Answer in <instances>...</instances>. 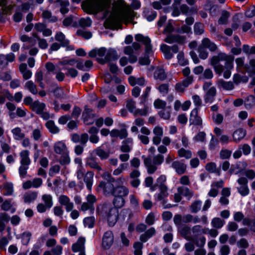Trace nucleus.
Instances as JSON below:
<instances>
[{"instance_id": "nucleus-37", "label": "nucleus", "mask_w": 255, "mask_h": 255, "mask_svg": "<svg viewBox=\"0 0 255 255\" xmlns=\"http://www.w3.org/2000/svg\"><path fill=\"white\" fill-rule=\"evenodd\" d=\"M113 203L115 207V208L116 209L120 208L125 205V200L124 199V197L116 196H115Z\"/></svg>"}, {"instance_id": "nucleus-61", "label": "nucleus", "mask_w": 255, "mask_h": 255, "mask_svg": "<svg viewBox=\"0 0 255 255\" xmlns=\"http://www.w3.org/2000/svg\"><path fill=\"white\" fill-rule=\"evenodd\" d=\"M239 193L243 196H247L249 193V189L248 185H242L238 188Z\"/></svg>"}, {"instance_id": "nucleus-5", "label": "nucleus", "mask_w": 255, "mask_h": 255, "mask_svg": "<svg viewBox=\"0 0 255 255\" xmlns=\"http://www.w3.org/2000/svg\"><path fill=\"white\" fill-rule=\"evenodd\" d=\"M191 230V228L187 225H184L179 229L181 236L185 239L189 241L194 242L198 247H203L206 242L205 238L202 236L198 239L194 238L192 236L189 235Z\"/></svg>"}, {"instance_id": "nucleus-3", "label": "nucleus", "mask_w": 255, "mask_h": 255, "mask_svg": "<svg viewBox=\"0 0 255 255\" xmlns=\"http://www.w3.org/2000/svg\"><path fill=\"white\" fill-rule=\"evenodd\" d=\"M234 57L227 55L224 53H219L217 55L213 56L210 59V64L213 66L214 69L217 74L221 75L224 70V66L219 64L221 61L228 62Z\"/></svg>"}, {"instance_id": "nucleus-11", "label": "nucleus", "mask_w": 255, "mask_h": 255, "mask_svg": "<svg viewBox=\"0 0 255 255\" xmlns=\"http://www.w3.org/2000/svg\"><path fill=\"white\" fill-rule=\"evenodd\" d=\"M92 109L89 108L87 106H85L82 118L84 123L87 125L94 123L93 119L95 117V115L92 113Z\"/></svg>"}, {"instance_id": "nucleus-24", "label": "nucleus", "mask_w": 255, "mask_h": 255, "mask_svg": "<svg viewBox=\"0 0 255 255\" xmlns=\"http://www.w3.org/2000/svg\"><path fill=\"white\" fill-rule=\"evenodd\" d=\"M234 219L238 222L242 220L243 225L244 226L249 225L250 223V219L248 218H244V214L241 212H237L234 214Z\"/></svg>"}, {"instance_id": "nucleus-42", "label": "nucleus", "mask_w": 255, "mask_h": 255, "mask_svg": "<svg viewBox=\"0 0 255 255\" xmlns=\"http://www.w3.org/2000/svg\"><path fill=\"white\" fill-rule=\"evenodd\" d=\"M255 104V97L253 95L248 96L245 100V106L247 109L252 108Z\"/></svg>"}, {"instance_id": "nucleus-8", "label": "nucleus", "mask_w": 255, "mask_h": 255, "mask_svg": "<svg viewBox=\"0 0 255 255\" xmlns=\"http://www.w3.org/2000/svg\"><path fill=\"white\" fill-rule=\"evenodd\" d=\"M125 178L123 177H121L117 179L116 182L117 185L115 186L113 196L125 197L128 195L129 193L128 189L126 186L120 185L123 184Z\"/></svg>"}, {"instance_id": "nucleus-14", "label": "nucleus", "mask_w": 255, "mask_h": 255, "mask_svg": "<svg viewBox=\"0 0 255 255\" xmlns=\"http://www.w3.org/2000/svg\"><path fill=\"white\" fill-rule=\"evenodd\" d=\"M198 110L197 108H195L192 111L189 118V122L191 125L201 126L202 125V120L201 118L198 116Z\"/></svg>"}, {"instance_id": "nucleus-64", "label": "nucleus", "mask_w": 255, "mask_h": 255, "mask_svg": "<svg viewBox=\"0 0 255 255\" xmlns=\"http://www.w3.org/2000/svg\"><path fill=\"white\" fill-rule=\"evenodd\" d=\"M232 151L228 149L222 150L220 152V158L222 159H228L231 156Z\"/></svg>"}, {"instance_id": "nucleus-62", "label": "nucleus", "mask_w": 255, "mask_h": 255, "mask_svg": "<svg viewBox=\"0 0 255 255\" xmlns=\"http://www.w3.org/2000/svg\"><path fill=\"white\" fill-rule=\"evenodd\" d=\"M31 236V234L29 232H24L22 234L21 239L23 245H26L28 244Z\"/></svg>"}, {"instance_id": "nucleus-23", "label": "nucleus", "mask_w": 255, "mask_h": 255, "mask_svg": "<svg viewBox=\"0 0 255 255\" xmlns=\"http://www.w3.org/2000/svg\"><path fill=\"white\" fill-rule=\"evenodd\" d=\"M153 77L155 79L162 81L166 78L167 76L164 70L161 67H158L155 70Z\"/></svg>"}, {"instance_id": "nucleus-31", "label": "nucleus", "mask_w": 255, "mask_h": 255, "mask_svg": "<svg viewBox=\"0 0 255 255\" xmlns=\"http://www.w3.org/2000/svg\"><path fill=\"white\" fill-rule=\"evenodd\" d=\"M54 151L57 154H63L67 150L66 145L61 141L56 142L54 146Z\"/></svg>"}, {"instance_id": "nucleus-9", "label": "nucleus", "mask_w": 255, "mask_h": 255, "mask_svg": "<svg viewBox=\"0 0 255 255\" xmlns=\"http://www.w3.org/2000/svg\"><path fill=\"white\" fill-rule=\"evenodd\" d=\"M135 39L137 41L142 42L144 45L145 54L146 55L149 56L153 54L152 47L150 43L151 41L148 37L138 34L135 35Z\"/></svg>"}, {"instance_id": "nucleus-55", "label": "nucleus", "mask_w": 255, "mask_h": 255, "mask_svg": "<svg viewBox=\"0 0 255 255\" xmlns=\"http://www.w3.org/2000/svg\"><path fill=\"white\" fill-rule=\"evenodd\" d=\"M178 154L180 157H184L187 159H189L192 156V154L190 150H185L183 148L178 150Z\"/></svg>"}, {"instance_id": "nucleus-59", "label": "nucleus", "mask_w": 255, "mask_h": 255, "mask_svg": "<svg viewBox=\"0 0 255 255\" xmlns=\"http://www.w3.org/2000/svg\"><path fill=\"white\" fill-rule=\"evenodd\" d=\"M84 223L85 226L88 228H92L95 223V218L93 217H87L84 220Z\"/></svg>"}, {"instance_id": "nucleus-13", "label": "nucleus", "mask_w": 255, "mask_h": 255, "mask_svg": "<svg viewBox=\"0 0 255 255\" xmlns=\"http://www.w3.org/2000/svg\"><path fill=\"white\" fill-rule=\"evenodd\" d=\"M185 40V37L183 36H180L178 34H168L166 37L164 39V41L168 43L171 44L173 43H178L179 44H182Z\"/></svg>"}, {"instance_id": "nucleus-22", "label": "nucleus", "mask_w": 255, "mask_h": 255, "mask_svg": "<svg viewBox=\"0 0 255 255\" xmlns=\"http://www.w3.org/2000/svg\"><path fill=\"white\" fill-rule=\"evenodd\" d=\"M160 192L157 195V200L159 201L162 200V204L165 203V201L164 200L168 195L167 192V187L165 184L159 185Z\"/></svg>"}, {"instance_id": "nucleus-4", "label": "nucleus", "mask_w": 255, "mask_h": 255, "mask_svg": "<svg viewBox=\"0 0 255 255\" xmlns=\"http://www.w3.org/2000/svg\"><path fill=\"white\" fill-rule=\"evenodd\" d=\"M208 48L211 52H215L217 49V46L209 38H204L202 39L201 44L198 46V52L199 56L202 59L207 58L209 53L206 49Z\"/></svg>"}, {"instance_id": "nucleus-10", "label": "nucleus", "mask_w": 255, "mask_h": 255, "mask_svg": "<svg viewBox=\"0 0 255 255\" xmlns=\"http://www.w3.org/2000/svg\"><path fill=\"white\" fill-rule=\"evenodd\" d=\"M115 186L113 182H101L98 185V189L102 190L106 196L114 195Z\"/></svg>"}, {"instance_id": "nucleus-30", "label": "nucleus", "mask_w": 255, "mask_h": 255, "mask_svg": "<svg viewBox=\"0 0 255 255\" xmlns=\"http://www.w3.org/2000/svg\"><path fill=\"white\" fill-rule=\"evenodd\" d=\"M230 15V13L229 11L226 10H222L221 16L218 21V23L221 25L227 24Z\"/></svg>"}, {"instance_id": "nucleus-16", "label": "nucleus", "mask_w": 255, "mask_h": 255, "mask_svg": "<svg viewBox=\"0 0 255 255\" xmlns=\"http://www.w3.org/2000/svg\"><path fill=\"white\" fill-rule=\"evenodd\" d=\"M181 13L185 15H192L197 12L198 9L196 6L189 7L186 4H182L180 6Z\"/></svg>"}, {"instance_id": "nucleus-40", "label": "nucleus", "mask_w": 255, "mask_h": 255, "mask_svg": "<svg viewBox=\"0 0 255 255\" xmlns=\"http://www.w3.org/2000/svg\"><path fill=\"white\" fill-rule=\"evenodd\" d=\"M24 87L33 94L35 95L38 93L37 86L32 81L26 82Z\"/></svg>"}, {"instance_id": "nucleus-27", "label": "nucleus", "mask_w": 255, "mask_h": 255, "mask_svg": "<svg viewBox=\"0 0 255 255\" xmlns=\"http://www.w3.org/2000/svg\"><path fill=\"white\" fill-rule=\"evenodd\" d=\"M246 134L245 130L242 128H239L235 130L233 134V140L235 142H238L243 139Z\"/></svg>"}, {"instance_id": "nucleus-19", "label": "nucleus", "mask_w": 255, "mask_h": 255, "mask_svg": "<svg viewBox=\"0 0 255 255\" xmlns=\"http://www.w3.org/2000/svg\"><path fill=\"white\" fill-rule=\"evenodd\" d=\"M217 86L220 89L225 90H232L234 88V85L232 82H226L223 79H220L217 81Z\"/></svg>"}, {"instance_id": "nucleus-46", "label": "nucleus", "mask_w": 255, "mask_h": 255, "mask_svg": "<svg viewBox=\"0 0 255 255\" xmlns=\"http://www.w3.org/2000/svg\"><path fill=\"white\" fill-rule=\"evenodd\" d=\"M194 31L197 35H201L204 32V25L200 22H197L194 26Z\"/></svg>"}, {"instance_id": "nucleus-48", "label": "nucleus", "mask_w": 255, "mask_h": 255, "mask_svg": "<svg viewBox=\"0 0 255 255\" xmlns=\"http://www.w3.org/2000/svg\"><path fill=\"white\" fill-rule=\"evenodd\" d=\"M95 153L100 157L101 159H105L109 157V153L106 152L100 147H98L95 149Z\"/></svg>"}, {"instance_id": "nucleus-56", "label": "nucleus", "mask_w": 255, "mask_h": 255, "mask_svg": "<svg viewBox=\"0 0 255 255\" xmlns=\"http://www.w3.org/2000/svg\"><path fill=\"white\" fill-rule=\"evenodd\" d=\"M76 33L77 35L81 36L86 39L90 38L92 36V34L90 31H86L81 29L78 30Z\"/></svg>"}, {"instance_id": "nucleus-49", "label": "nucleus", "mask_w": 255, "mask_h": 255, "mask_svg": "<svg viewBox=\"0 0 255 255\" xmlns=\"http://www.w3.org/2000/svg\"><path fill=\"white\" fill-rule=\"evenodd\" d=\"M216 94V90L214 87L210 88L206 93L205 98V102H208L211 99H212Z\"/></svg>"}, {"instance_id": "nucleus-44", "label": "nucleus", "mask_w": 255, "mask_h": 255, "mask_svg": "<svg viewBox=\"0 0 255 255\" xmlns=\"http://www.w3.org/2000/svg\"><path fill=\"white\" fill-rule=\"evenodd\" d=\"M206 169L207 171L212 173H216L218 175L220 174V169L217 168L216 165L214 162H210L206 164Z\"/></svg>"}, {"instance_id": "nucleus-41", "label": "nucleus", "mask_w": 255, "mask_h": 255, "mask_svg": "<svg viewBox=\"0 0 255 255\" xmlns=\"http://www.w3.org/2000/svg\"><path fill=\"white\" fill-rule=\"evenodd\" d=\"M160 49L166 59H170L172 58L173 54L170 52V47L169 46L162 44L160 46Z\"/></svg>"}, {"instance_id": "nucleus-54", "label": "nucleus", "mask_w": 255, "mask_h": 255, "mask_svg": "<svg viewBox=\"0 0 255 255\" xmlns=\"http://www.w3.org/2000/svg\"><path fill=\"white\" fill-rule=\"evenodd\" d=\"M193 235V238L197 239V236L201 234L202 226L199 225H194L192 227L191 230Z\"/></svg>"}, {"instance_id": "nucleus-17", "label": "nucleus", "mask_w": 255, "mask_h": 255, "mask_svg": "<svg viewBox=\"0 0 255 255\" xmlns=\"http://www.w3.org/2000/svg\"><path fill=\"white\" fill-rule=\"evenodd\" d=\"M234 58H233L228 62H225L224 66L223 76L225 78H229L231 75V70L233 68V61Z\"/></svg>"}, {"instance_id": "nucleus-47", "label": "nucleus", "mask_w": 255, "mask_h": 255, "mask_svg": "<svg viewBox=\"0 0 255 255\" xmlns=\"http://www.w3.org/2000/svg\"><path fill=\"white\" fill-rule=\"evenodd\" d=\"M42 199L44 203V204L48 207V208H50L53 205L52 197L50 195L44 194L42 196Z\"/></svg>"}, {"instance_id": "nucleus-12", "label": "nucleus", "mask_w": 255, "mask_h": 255, "mask_svg": "<svg viewBox=\"0 0 255 255\" xmlns=\"http://www.w3.org/2000/svg\"><path fill=\"white\" fill-rule=\"evenodd\" d=\"M114 243V235L110 231L106 232L103 237L102 245L105 249H109Z\"/></svg>"}, {"instance_id": "nucleus-38", "label": "nucleus", "mask_w": 255, "mask_h": 255, "mask_svg": "<svg viewBox=\"0 0 255 255\" xmlns=\"http://www.w3.org/2000/svg\"><path fill=\"white\" fill-rule=\"evenodd\" d=\"M225 224V221L220 218H214L211 221L213 227L216 229L221 228Z\"/></svg>"}, {"instance_id": "nucleus-52", "label": "nucleus", "mask_w": 255, "mask_h": 255, "mask_svg": "<svg viewBox=\"0 0 255 255\" xmlns=\"http://www.w3.org/2000/svg\"><path fill=\"white\" fill-rule=\"evenodd\" d=\"M92 20L89 17L82 18L79 21L80 26L83 28L90 27L92 24Z\"/></svg>"}, {"instance_id": "nucleus-15", "label": "nucleus", "mask_w": 255, "mask_h": 255, "mask_svg": "<svg viewBox=\"0 0 255 255\" xmlns=\"http://www.w3.org/2000/svg\"><path fill=\"white\" fill-rule=\"evenodd\" d=\"M72 140L75 143L80 142L82 145H85L89 139V135L86 133H82L81 135H79L77 133H73L71 135Z\"/></svg>"}, {"instance_id": "nucleus-29", "label": "nucleus", "mask_w": 255, "mask_h": 255, "mask_svg": "<svg viewBox=\"0 0 255 255\" xmlns=\"http://www.w3.org/2000/svg\"><path fill=\"white\" fill-rule=\"evenodd\" d=\"M94 173L93 172H87L84 175V181L86 183L87 187L89 190L92 189Z\"/></svg>"}, {"instance_id": "nucleus-7", "label": "nucleus", "mask_w": 255, "mask_h": 255, "mask_svg": "<svg viewBox=\"0 0 255 255\" xmlns=\"http://www.w3.org/2000/svg\"><path fill=\"white\" fill-rule=\"evenodd\" d=\"M141 48V45L136 42H133L131 46H127L124 48L125 54L129 56V62L131 63H135L137 60V56L133 55L134 50H138Z\"/></svg>"}, {"instance_id": "nucleus-57", "label": "nucleus", "mask_w": 255, "mask_h": 255, "mask_svg": "<svg viewBox=\"0 0 255 255\" xmlns=\"http://www.w3.org/2000/svg\"><path fill=\"white\" fill-rule=\"evenodd\" d=\"M248 72L251 75H255V59H253L249 61V67L248 68Z\"/></svg>"}, {"instance_id": "nucleus-25", "label": "nucleus", "mask_w": 255, "mask_h": 255, "mask_svg": "<svg viewBox=\"0 0 255 255\" xmlns=\"http://www.w3.org/2000/svg\"><path fill=\"white\" fill-rule=\"evenodd\" d=\"M37 197V193L35 191L26 192L23 196V201L26 203H30L35 201Z\"/></svg>"}, {"instance_id": "nucleus-20", "label": "nucleus", "mask_w": 255, "mask_h": 255, "mask_svg": "<svg viewBox=\"0 0 255 255\" xmlns=\"http://www.w3.org/2000/svg\"><path fill=\"white\" fill-rule=\"evenodd\" d=\"M85 238L82 237L79 238L77 242L73 245L72 247V251L74 252L84 251L85 250Z\"/></svg>"}, {"instance_id": "nucleus-2", "label": "nucleus", "mask_w": 255, "mask_h": 255, "mask_svg": "<svg viewBox=\"0 0 255 255\" xmlns=\"http://www.w3.org/2000/svg\"><path fill=\"white\" fill-rule=\"evenodd\" d=\"M98 214L106 218L108 225L113 227L117 223L119 211L117 209L112 207L109 203H105L97 208Z\"/></svg>"}, {"instance_id": "nucleus-33", "label": "nucleus", "mask_w": 255, "mask_h": 255, "mask_svg": "<svg viewBox=\"0 0 255 255\" xmlns=\"http://www.w3.org/2000/svg\"><path fill=\"white\" fill-rule=\"evenodd\" d=\"M177 190L179 193L187 198L188 200H190L193 195V192L186 187H178Z\"/></svg>"}, {"instance_id": "nucleus-18", "label": "nucleus", "mask_w": 255, "mask_h": 255, "mask_svg": "<svg viewBox=\"0 0 255 255\" xmlns=\"http://www.w3.org/2000/svg\"><path fill=\"white\" fill-rule=\"evenodd\" d=\"M172 167L179 174L184 173L186 170V165L179 161H174L172 163Z\"/></svg>"}, {"instance_id": "nucleus-51", "label": "nucleus", "mask_w": 255, "mask_h": 255, "mask_svg": "<svg viewBox=\"0 0 255 255\" xmlns=\"http://www.w3.org/2000/svg\"><path fill=\"white\" fill-rule=\"evenodd\" d=\"M128 167V164L127 163H122L120 166L113 171V175L115 176H118L121 174L125 169Z\"/></svg>"}, {"instance_id": "nucleus-1", "label": "nucleus", "mask_w": 255, "mask_h": 255, "mask_svg": "<svg viewBox=\"0 0 255 255\" xmlns=\"http://www.w3.org/2000/svg\"><path fill=\"white\" fill-rule=\"evenodd\" d=\"M111 3L109 0H98L86 4L87 11L90 13L96 14L98 12L105 10L104 17L106 18L110 14L109 17L105 21V24L110 28L115 26L121 21L126 24L131 21L134 17V12L130 9H120L111 12Z\"/></svg>"}, {"instance_id": "nucleus-6", "label": "nucleus", "mask_w": 255, "mask_h": 255, "mask_svg": "<svg viewBox=\"0 0 255 255\" xmlns=\"http://www.w3.org/2000/svg\"><path fill=\"white\" fill-rule=\"evenodd\" d=\"M164 160V157L161 154H157L153 158V164L150 158H144L143 162L147 167L148 173H153L157 169L156 165L161 164Z\"/></svg>"}, {"instance_id": "nucleus-35", "label": "nucleus", "mask_w": 255, "mask_h": 255, "mask_svg": "<svg viewBox=\"0 0 255 255\" xmlns=\"http://www.w3.org/2000/svg\"><path fill=\"white\" fill-rule=\"evenodd\" d=\"M55 38L56 40L61 43V45L62 46L66 47L68 46L69 42L65 39V36L62 32H57L55 35Z\"/></svg>"}, {"instance_id": "nucleus-26", "label": "nucleus", "mask_w": 255, "mask_h": 255, "mask_svg": "<svg viewBox=\"0 0 255 255\" xmlns=\"http://www.w3.org/2000/svg\"><path fill=\"white\" fill-rule=\"evenodd\" d=\"M132 140L128 138L122 142V145L120 146L121 150L123 152L128 153L131 150V146L132 145Z\"/></svg>"}, {"instance_id": "nucleus-60", "label": "nucleus", "mask_w": 255, "mask_h": 255, "mask_svg": "<svg viewBox=\"0 0 255 255\" xmlns=\"http://www.w3.org/2000/svg\"><path fill=\"white\" fill-rule=\"evenodd\" d=\"M148 108L147 106H145L143 109H136L133 113L135 116L137 115L139 116H146L148 113Z\"/></svg>"}, {"instance_id": "nucleus-32", "label": "nucleus", "mask_w": 255, "mask_h": 255, "mask_svg": "<svg viewBox=\"0 0 255 255\" xmlns=\"http://www.w3.org/2000/svg\"><path fill=\"white\" fill-rule=\"evenodd\" d=\"M20 156L21 157V164L29 165L30 159L29 157V151L27 150H24L20 152Z\"/></svg>"}, {"instance_id": "nucleus-34", "label": "nucleus", "mask_w": 255, "mask_h": 255, "mask_svg": "<svg viewBox=\"0 0 255 255\" xmlns=\"http://www.w3.org/2000/svg\"><path fill=\"white\" fill-rule=\"evenodd\" d=\"M11 132L13 135L14 138L16 140H21L23 139L25 136V134L22 132L21 129L19 127L12 129Z\"/></svg>"}, {"instance_id": "nucleus-45", "label": "nucleus", "mask_w": 255, "mask_h": 255, "mask_svg": "<svg viewBox=\"0 0 255 255\" xmlns=\"http://www.w3.org/2000/svg\"><path fill=\"white\" fill-rule=\"evenodd\" d=\"M2 188L6 191V192L3 194L4 195H10L13 193V184L11 183H4L3 184Z\"/></svg>"}, {"instance_id": "nucleus-53", "label": "nucleus", "mask_w": 255, "mask_h": 255, "mask_svg": "<svg viewBox=\"0 0 255 255\" xmlns=\"http://www.w3.org/2000/svg\"><path fill=\"white\" fill-rule=\"evenodd\" d=\"M159 92L163 96L166 95L169 92V85L168 84L164 83L160 84L157 88Z\"/></svg>"}, {"instance_id": "nucleus-39", "label": "nucleus", "mask_w": 255, "mask_h": 255, "mask_svg": "<svg viewBox=\"0 0 255 255\" xmlns=\"http://www.w3.org/2000/svg\"><path fill=\"white\" fill-rule=\"evenodd\" d=\"M107 59L109 60V61L111 60H117L119 56L117 54V51L114 49H110L107 52L106 56Z\"/></svg>"}, {"instance_id": "nucleus-36", "label": "nucleus", "mask_w": 255, "mask_h": 255, "mask_svg": "<svg viewBox=\"0 0 255 255\" xmlns=\"http://www.w3.org/2000/svg\"><path fill=\"white\" fill-rule=\"evenodd\" d=\"M46 127L49 131L52 133L56 134L59 132V128L55 125L54 121L50 120L46 122Z\"/></svg>"}, {"instance_id": "nucleus-28", "label": "nucleus", "mask_w": 255, "mask_h": 255, "mask_svg": "<svg viewBox=\"0 0 255 255\" xmlns=\"http://www.w3.org/2000/svg\"><path fill=\"white\" fill-rule=\"evenodd\" d=\"M96 158L93 156H90L87 159L86 164L91 168L96 169L98 171H101L102 168L96 161Z\"/></svg>"}, {"instance_id": "nucleus-21", "label": "nucleus", "mask_w": 255, "mask_h": 255, "mask_svg": "<svg viewBox=\"0 0 255 255\" xmlns=\"http://www.w3.org/2000/svg\"><path fill=\"white\" fill-rule=\"evenodd\" d=\"M46 105L43 103H41L38 101H35L31 105L32 110L39 115L45 109Z\"/></svg>"}, {"instance_id": "nucleus-58", "label": "nucleus", "mask_w": 255, "mask_h": 255, "mask_svg": "<svg viewBox=\"0 0 255 255\" xmlns=\"http://www.w3.org/2000/svg\"><path fill=\"white\" fill-rule=\"evenodd\" d=\"M126 107L130 112L133 113L136 110L135 102L132 99L128 100L127 101Z\"/></svg>"}, {"instance_id": "nucleus-63", "label": "nucleus", "mask_w": 255, "mask_h": 255, "mask_svg": "<svg viewBox=\"0 0 255 255\" xmlns=\"http://www.w3.org/2000/svg\"><path fill=\"white\" fill-rule=\"evenodd\" d=\"M70 159L67 153H63L60 158V163L62 165L68 164L70 163Z\"/></svg>"}, {"instance_id": "nucleus-50", "label": "nucleus", "mask_w": 255, "mask_h": 255, "mask_svg": "<svg viewBox=\"0 0 255 255\" xmlns=\"http://www.w3.org/2000/svg\"><path fill=\"white\" fill-rule=\"evenodd\" d=\"M143 244L139 242H135L133 245L134 255H142Z\"/></svg>"}, {"instance_id": "nucleus-43", "label": "nucleus", "mask_w": 255, "mask_h": 255, "mask_svg": "<svg viewBox=\"0 0 255 255\" xmlns=\"http://www.w3.org/2000/svg\"><path fill=\"white\" fill-rule=\"evenodd\" d=\"M202 202L199 200L195 201L190 206V210L192 213H197L200 211L201 207Z\"/></svg>"}]
</instances>
